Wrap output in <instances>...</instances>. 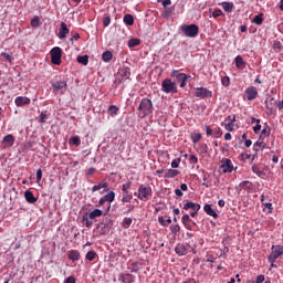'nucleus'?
<instances>
[{
  "label": "nucleus",
  "mask_w": 283,
  "mask_h": 283,
  "mask_svg": "<svg viewBox=\"0 0 283 283\" xmlns=\"http://www.w3.org/2000/svg\"><path fill=\"white\" fill-rule=\"evenodd\" d=\"M170 76L172 78H175V81H172L174 83H176V85H180V87H185V85H187V80L191 78V75H187L185 73H180V71H172Z\"/></svg>",
  "instance_id": "f257e3e1"
},
{
  "label": "nucleus",
  "mask_w": 283,
  "mask_h": 283,
  "mask_svg": "<svg viewBox=\"0 0 283 283\" xmlns=\"http://www.w3.org/2000/svg\"><path fill=\"white\" fill-rule=\"evenodd\" d=\"M161 90L165 92V94H178V85L176 82L169 78L163 81Z\"/></svg>",
  "instance_id": "f03ea898"
},
{
  "label": "nucleus",
  "mask_w": 283,
  "mask_h": 283,
  "mask_svg": "<svg viewBox=\"0 0 283 283\" xmlns=\"http://www.w3.org/2000/svg\"><path fill=\"white\" fill-rule=\"evenodd\" d=\"M180 30L185 34V36H188L189 39L198 36V32L200 31V29L196 24H184L180 27Z\"/></svg>",
  "instance_id": "7ed1b4c3"
},
{
  "label": "nucleus",
  "mask_w": 283,
  "mask_h": 283,
  "mask_svg": "<svg viewBox=\"0 0 283 283\" xmlns=\"http://www.w3.org/2000/svg\"><path fill=\"white\" fill-rule=\"evenodd\" d=\"M154 104L151 103V99L144 98L142 99L138 111L144 114V116H147L148 114H151Z\"/></svg>",
  "instance_id": "20e7f679"
},
{
  "label": "nucleus",
  "mask_w": 283,
  "mask_h": 283,
  "mask_svg": "<svg viewBox=\"0 0 283 283\" xmlns=\"http://www.w3.org/2000/svg\"><path fill=\"white\" fill-rule=\"evenodd\" d=\"M61 56H62L61 48L55 46L51 50V63H53V65H61Z\"/></svg>",
  "instance_id": "39448f33"
},
{
  "label": "nucleus",
  "mask_w": 283,
  "mask_h": 283,
  "mask_svg": "<svg viewBox=\"0 0 283 283\" xmlns=\"http://www.w3.org/2000/svg\"><path fill=\"white\" fill-rule=\"evenodd\" d=\"M282 254H283V247L273 245L272 252L269 255V262H271V264H274L275 260H277V258H280V255H282Z\"/></svg>",
  "instance_id": "423d86ee"
},
{
  "label": "nucleus",
  "mask_w": 283,
  "mask_h": 283,
  "mask_svg": "<svg viewBox=\"0 0 283 283\" xmlns=\"http://www.w3.org/2000/svg\"><path fill=\"white\" fill-rule=\"evenodd\" d=\"M189 251V245H185L184 243H178L176 247H175V252L177 253V255H187Z\"/></svg>",
  "instance_id": "0eeeda50"
},
{
  "label": "nucleus",
  "mask_w": 283,
  "mask_h": 283,
  "mask_svg": "<svg viewBox=\"0 0 283 283\" xmlns=\"http://www.w3.org/2000/svg\"><path fill=\"white\" fill-rule=\"evenodd\" d=\"M195 96H197V98H209L211 96V92L205 87L197 88Z\"/></svg>",
  "instance_id": "6e6552de"
},
{
  "label": "nucleus",
  "mask_w": 283,
  "mask_h": 283,
  "mask_svg": "<svg viewBox=\"0 0 283 283\" xmlns=\"http://www.w3.org/2000/svg\"><path fill=\"white\" fill-rule=\"evenodd\" d=\"M222 174H231L233 171V164L231 159H226L221 165Z\"/></svg>",
  "instance_id": "1a4fd4ad"
},
{
  "label": "nucleus",
  "mask_w": 283,
  "mask_h": 283,
  "mask_svg": "<svg viewBox=\"0 0 283 283\" xmlns=\"http://www.w3.org/2000/svg\"><path fill=\"white\" fill-rule=\"evenodd\" d=\"M245 94L248 96V101H254V98H258V88L254 86L248 87L245 90Z\"/></svg>",
  "instance_id": "9d476101"
},
{
  "label": "nucleus",
  "mask_w": 283,
  "mask_h": 283,
  "mask_svg": "<svg viewBox=\"0 0 283 283\" xmlns=\"http://www.w3.org/2000/svg\"><path fill=\"white\" fill-rule=\"evenodd\" d=\"M235 123V115H230L226 119L224 129L227 132H233V124Z\"/></svg>",
  "instance_id": "9b49d317"
},
{
  "label": "nucleus",
  "mask_w": 283,
  "mask_h": 283,
  "mask_svg": "<svg viewBox=\"0 0 283 283\" xmlns=\"http://www.w3.org/2000/svg\"><path fill=\"white\" fill-rule=\"evenodd\" d=\"M138 192H139L138 193L139 200H145V198H147V196H149V193H151V188L140 186L138 189Z\"/></svg>",
  "instance_id": "f8f14e48"
},
{
  "label": "nucleus",
  "mask_w": 283,
  "mask_h": 283,
  "mask_svg": "<svg viewBox=\"0 0 283 283\" xmlns=\"http://www.w3.org/2000/svg\"><path fill=\"white\" fill-rule=\"evenodd\" d=\"M70 34V29H67V24L65 22H61L60 31H59V39H65Z\"/></svg>",
  "instance_id": "ddd939ff"
},
{
  "label": "nucleus",
  "mask_w": 283,
  "mask_h": 283,
  "mask_svg": "<svg viewBox=\"0 0 283 283\" xmlns=\"http://www.w3.org/2000/svg\"><path fill=\"white\" fill-rule=\"evenodd\" d=\"M185 211H189L191 209L192 211H200V205L195 203L192 201H188L187 203L184 205Z\"/></svg>",
  "instance_id": "4468645a"
},
{
  "label": "nucleus",
  "mask_w": 283,
  "mask_h": 283,
  "mask_svg": "<svg viewBox=\"0 0 283 283\" xmlns=\"http://www.w3.org/2000/svg\"><path fill=\"white\" fill-rule=\"evenodd\" d=\"M17 107H23V105H30V97L18 96L15 98Z\"/></svg>",
  "instance_id": "2eb2a0df"
},
{
  "label": "nucleus",
  "mask_w": 283,
  "mask_h": 283,
  "mask_svg": "<svg viewBox=\"0 0 283 283\" xmlns=\"http://www.w3.org/2000/svg\"><path fill=\"white\" fill-rule=\"evenodd\" d=\"M53 91L59 92V90H65L67 87L66 81H57L52 84Z\"/></svg>",
  "instance_id": "dca6fc26"
},
{
  "label": "nucleus",
  "mask_w": 283,
  "mask_h": 283,
  "mask_svg": "<svg viewBox=\"0 0 283 283\" xmlns=\"http://www.w3.org/2000/svg\"><path fill=\"white\" fill-rule=\"evenodd\" d=\"M101 189H104L103 191H109V187L107 186V182L102 181L98 185H95L92 187V191H101Z\"/></svg>",
  "instance_id": "f3484780"
},
{
  "label": "nucleus",
  "mask_w": 283,
  "mask_h": 283,
  "mask_svg": "<svg viewBox=\"0 0 283 283\" xmlns=\"http://www.w3.org/2000/svg\"><path fill=\"white\" fill-rule=\"evenodd\" d=\"M2 143H4L6 147H12L14 145V135L9 134L3 137Z\"/></svg>",
  "instance_id": "a211bd4d"
},
{
  "label": "nucleus",
  "mask_w": 283,
  "mask_h": 283,
  "mask_svg": "<svg viewBox=\"0 0 283 283\" xmlns=\"http://www.w3.org/2000/svg\"><path fill=\"white\" fill-rule=\"evenodd\" d=\"M203 211L207 213V216H211L212 218H218V212L211 208V205L207 203L203 207Z\"/></svg>",
  "instance_id": "6ab92c4d"
},
{
  "label": "nucleus",
  "mask_w": 283,
  "mask_h": 283,
  "mask_svg": "<svg viewBox=\"0 0 283 283\" xmlns=\"http://www.w3.org/2000/svg\"><path fill=\"white\" fill-rule=\"evenodd\" d=\"M24 198L27 202H29V205H34V202H36V198L34 197V193H32V191L30 190H27L24 192Z\"/></svg>",
  "instance_id": "aec40b11"
},
{
  "label": "nucleus",
  "mask_w": 283,
  "mask_h": 283,
  "mask_svg": "<svg viewBox=\"0 0 283 283\" xmlns=\"http://www.w3.org/2000/svg\"><path fill=\"white\" fill-rule=\"evenodd\" d=\"M103 216V210L95 209L92 212L87 213L90 220H96V218H101Z\"/></svg>",
  "instance_id": "412c9836"
},
{
  "label": "nucleus",
  "mask_w": 283,
  "mask_h": 283,
  "mask_svg": "<svg viewBox=\"0 0 283 283\" xmlns=\"http://www.w3.org/2000/svg\"><path fill=\"white\" fill-rule=\"evenodd\" d=\"M69 260H72L73 262L81 260V253H78L76 250H72L69 252Z\"/></svg>",
  "instance_id": "4be33fe9"
},
{
  "label": "nucleus",
  "mask_w": 283,
  "mask_h": 283,
  "mask_svg": "<svg viewBox=\"0 0 283 283\" xmlns=\"http://www.w3.org/2000/svg\"><path fill=\"white\" fill-rule=\"evenodd\" d=\"M234 61L239 70H244V67H247V63H244V60L242 59L241 55H238Z\"/></svg>",
  "instance_id": "5701e85b"
},
{
  "label": "nucleus",
  "mask_w": 283,
  "mask_h": 283,
  "mask_svg": "<svg viewBox=\"0 0 283 283\" xmlns=\"http://www.w3.org/2000/svg\"><path fill=\"white\" fill-rule=\"evenodd\" d=\"M119 76H122L123 80L127 81L129 76H132V72L129 71V67H124L119 72Z\"/></svg>",
  "instance_id": "b1692460"
},
{
  "label": "nucleus",
  "mask_w": 283,
  "mask_h": 283,
  "mask_svg": "<svg viewBox=\"0 0 283 283\" xmlns=\"http://www.w3.org/2000/svg\"><path fill=\"white\" fill-rule=\"evenodd\" d=\"M102 59L105 63H109V61H112V59H114V54H112L111 51H106L102 54Z\"/></svg>",
  "instance_id": "393cba45"
},
{
  "label": "nucleus",
  "mask_w": 283,
  "mask_h": 283,
  "mask_svg": "<svg viewBox=\"0 0 283 283\" xmlns=\"http://www.w3.org/2000/svg\"><path fill=\"white\" fill-rule=\"evenodd\" d=\"M77 63H81V65H87V63H90V56L88 55H78Z\"/></svg>",
  "instance_id": "a878e982"
},
{
  "label": "nucleus",
  "mask_w": 283,
  "mask_h": 283,
  "mask_svg": "<svg viewBox=\"0 0 283 283\" xmlns=\"http://www.w3.org/2000/svg\"><path fill=\"white\" fill-rule=\"evenodd\" d=\"M70 145H74L75 147H81V137L73 136L69 140Z\"/></svg>",
  "instance_id": "bb28decb"
},
{
  "label": "nucleus",
  "mask_w": 283,
  "mask_h": 283,
  "mask_svg": "<svg viewBox=\"0 0 283 283\" xmlns=\"http://www.w3.org/2000/svg\"><path fill=\"white\" fill-rule=\"evenodd\" d=\"M116 198V192L109 191L107 195L104 196V200L106 202H114V199Z\"/></svg>",
  "instance_id": "cd10ccee"
},
{
  "label": "nucleus",
  "mask_w": 283,
  "mask_h": 283,
  "mask_svg": "<svg viewBox=\"0 0 283 283\" xmlns=\"http://www.w3.org/2000/svg\"><path fill=\"white\" fill-rule=\"evenodd\" d=\"M176 176H178V170L176 169H168L165 172V178H176Z\"/></svg>",
  "instance_id": "c85d7f7f"
},
{
  "label": "nucleus",
  "mask_w": 283,
  "mask_h": 283,
  "mask_svg": "<svg viewBox=\"0 0 283 283\" xmlns=\"http://www.w3.org/2000/svg\"><path fill=\"white\" fill-rule=\"evenodd\" d=\"M134 196H132L129 192H124L122 197V202L125 205L127 202H132Z\"/></svg>",
  "instance_id": "c756f323"
},
{
  "label": "nucleus",
  "mask_w": 283,
  "mask_h": 283,
  "mask_svg": "<svg viewBox=\"0 0 283 283\" xmlns=\"http://www.w3.org/2000/svg\"><path fill=\"white\" fill-rule=\"evenodd\" d=\"M124 23H125L126 25H134V15H132V14H126V15L124 17Z\"/></svg>",
  "instance_id": "7c9ffc66"
},
{
  "label": "nucleus",
  "mask_w": 283,
  "mask_h": 283,
  "mask_svg": "<svg viewBox=\"0 0 283 283\" xmlns=\"http://www.w3.org/2000/svg\"><path fill=\"white\" fill-rule=\"evenodd\" d=\"M108 114H109V116H117L118 115V106L111 105L108 107Z\"/></svg>",
  "instance_id": "2f4dec72"
},
{
  "label": "nucleus",
  "mask_w": 283,
  "mask_h": 283,
  "mask_svg": "<svg viewBox=\"0 0 283 283\" xmlns=\"http://www.w3.org/2000/svg\"><path fill=\"white\" fill-rule=\"evenodd\" d=\"M222 8L224 12H233V3L222 2Z\"/></svg>",
  "instance_id": "473e14b6"
},
{
  "label": "nucleus",
  "mask_w": 283,
  "mask_h": 283,
  "mask_svg": "<svg viewBox=\"0 0 283 283\" xmlns=\"http://www.w3.org/2000/svg\"><path fill=\"white\" fill-rule=\"evenodd\" d=\"M82 222H84L85 227H87V229H90V227H92V224H94V222L90 221V217L87 216V213H85L82 218Z\"/></svg>",
  "instance_id": "72a5a7b5"
},
{
  "label": "nucleus",
  "mask_w": 283,
  "mask_h": 283,
  "mask_svg": "<svg viewBox=\"0 0 283 283\" xmlns=\"http://www.w3.org/2000/svg\"><path fill=\"white\" fill-rule=\"evenodd\" d=\"M252 171H253V174H256V176H259V178H262V177H264V171H262L261 169H260V167H258V166H252Z\"/></svg>",
  "instance_id": "f704fd0d"
},
{
  "label": "nucleus",
  "mask_w": 283,
  "mask_h": 283,
  "mask_svg": "<svg viewBox=\"0 0 283 283\" xmlns=\"http://www.w3.org/2000/svg\"><path fill=\"white\" fill-rule=\"evenodd\" d=\"M158 222L161 223L163 227H168V224H171V218H168L167 220H165V218L159 217Z\"/></svg>",
  "instance_id": "c9c22d12"
},
{
  "label": "nucleus",
  "mask_w": 283,
  "mask_h": 283,
  "mask_svg": "<svg viewBox=\"0 0 283 283\" xmlns=\"http://www.w3.org/2000/svg\"><path fill=\"white\" fill-rule=\"evenodd\" d=\"M137 45H140V41L138 39H132L128 41V48H137Z\"/></svg>",
  "instance_id": "e433bc0d"
},
{
  "label": "nucleus",
  "mask_w": 283,
  "mask_h": 283,
  "mask_svg": "<svg viewBox=\"0 0 283 283\" xmlns=\"http://www.w3.org/2000/svg\"><path fill=\"white\" fill-rule=\"evenodd\" d=\"M263 19H262V14H258L253 18V23H255L256 25H262L263 23Z\"/></svg>",
  "instance_id": "4c0bfd02"
},
{
  "label": "nucleus",
  "mask_w": 283,
  "mask_h": 283,
  "mask_svg": "<svg viewBox=\"0 0 283 283\" xmlns=\"http://www.w3.org/2000/svg\"><path fill=\"white\" fill-rule=\"evenodd\" d=\"M96 258V252L94 251H88L86 253V260H88L90 262L94 261V259Z\"/></svg>",
  "instance_id": "58836bf2"
},
{
  "label": "nucleus",
  "mask_w": 283,
  "mask_h": 283,
  "mask_svg": "<svg viewBox=\"0 0 283 283\" xmlns=\"http://www.w3.org/2000/svg\"><path fill=\"white\" fill-rule=\"evenodd\" d=\"M221 83H222L223 87H229V85L231 83V78H229V76H224L221 78Z\"/></svg>",
  "instance_id": "ea45409f"
},
{
  "label": "nucleus",
  "mask_w": 283,
  "mask_h": 283,
  "mask_svg": "<svg viewBox=\"0 0 283 283\" xmlns=\"http://www.w3.org/2000/svg\"><path fill=\"white\" fill-rule=\"evenodd\" d=\"M273 50H276L277 52H282V42L275 41L273 43Z\"/></svg>",
  "instance_id": "a19ab883"
},
{
  "label": "nucleus",
  "mask_w": 283,
  "mask_h": 283,
  "mask_svg": "<svg viewBox=\"0 0 283 283\" xmlns=\"http://www.w3.org/2000/svg\"><path fill=\"white\" fill-rule=\"evenodd\" d=\"M264 147H266V144L263 143V142H261V143L256 142V143L254 144V149H255V151H258V149H264Z\"/></svg>",
  "instance_id": "79ce46f5"
},
{
  "label": "nucleus",
  "mask_w": 283,
  "mask_h": 283,
  "mask_svg": "<svg viewBox=\"0 0 283 283\" xmlns=\"http://www.w3.org/2000/svg\"><path fill=\"white\" fill-rule=\"evenodd\" d=\"M191 138L193 143H199L200 138H202V135L199 133H196L191 135Z\"/></svg>",
  "instance_id": "37998d69"
},
{
  "label": "nucleus",
  "mask_w": 283,
  "mask_h": 283,
  "mask_svg": "<svg viewBox=\"0 0 283 283\" xmlns=\"http://www.w3.org/2000/svg\"><path fill=\"white\" fill-rule=\"evenodd\" d=\"M212 135L214 138H220V136H222V130L220 128H217L212 130Z\"/></svg>",
  "instance_id": "c03bdc74"
},
{
  "label": "nucleus",
  "mask_w": 283,
  "mask_h": 283,
  "mask_svg": "<svg viewBox=\"0 0 283 283\" xmlns=\"http://www.w3.org/2000/svg\"><path fill=\"white\" fill-rule=\"evenodd\" d=\"M182 224H185V227H187L188 222H191V218L189 217V214H185L181 219Z\"/></svg>",
  "instance_id": "a18cd8bd"
},
{
  "label": "nucleus",
  "mask_w": 283,
  "mask_h": 283,
  "mask_svg": "<svg viewBox=\"0 0 283 283\" xmlns=\"http://www.w3.org/2000/svg\"><path fill=\"white\" fill-rule=\"evenodd\" d=\"M109 23H112V18H109V15L105 17L103 19V25L104 28H107V25H109Z\"/></svg>",
  "instance_id": "49530a36"
},
{
  "label": "nucleus",
  "mask_w": 283,
  "mask_h": 283,
  "mask_svg": "<svg viewBox=\"0 0 283 283\" xmlns=\"http://www.w3.org/2000/svg\"><path fill=\"white\" fill-rule=\"evenodd\" d=\"M171 167L172 169H178V167H180V159H174L171 161Z\"/></svg>",
  "instance_id": "de8ad7c7"
},
{
  "label": "nucleus",
  "mask_w": 283,
  "mask_h": 283,
  "mask_svg": "<svg viewBox=\"0 0 283 283\" xmlns=\"http://www.w3.org/2000/svg\"><path fill=\"white\" fill-rule=\"evenodd\" d=\"M123 282H125V283H132V282H134V280L132 279V274H126V275H124Z\"/></svg>",
  "instance_id": "09e8293b"
},
{
  "label": "nucleus",
  "mask_w": 283,
  "mask_h": 283,
  "mask_svg": "<svg viewBox=\"0 0 283 283\" xmlns=\"http://www.w3.org/2000/svg\"><path fill=\"white\" fill-rule=\"evenodd\" d=\"M32 28H39V17H35L31 20Z\"/></svg>",
  "instance_id": "8fccbe9b"
},
{
  "label": "nucleus",
  "mask_w": 283,
  "mask_h": 283,
  "mask_svg": "<svg viewBox=\"0 0 283 283\" xmlns=\"http://www.w3.org/2000/svg\"><path fill=\"white\" fill-rule=\"evenodd\" d=\"M123 224L125 229L129 228L132 226V218H125Z\"/></svg>",
  "instance_id": "3c124183"
},
{
  "label": "nucleus",
  "mask_w": 283,
  "mask_h": 283,
  "mask_svg": "<svg viewBox=\"0 0 283 283\" xmlns=\"http://www.w3.org/2000/svg\"><path fill=\"white\" fill-rule=\"evenodd\" d=\"M212 17H213L214 19H218V17H222V10H220V9L214 10V11L212 12Z\"/></svg>",
  "instance_id": "603ef678"
},
{
  "label": "nucleus",
  "mask_w": 283,
  "mask_h": 283,
  "mask_svg": "<svg viewBox=\"0 0 283 283\" xmlns=\"http://www.w3.org/2000/svg\"><path fill=\"white\" fill-rule=\"evenodd\" d=\"M1 56H3V59H6V61H9V63L12 61V55H10V53L2 52Z\"/></svg>",
  "instance_id": "864d4df0"
},
{
  "label": "nucleus",
  "mask_w": 283,
  "mask_h": 283,
  "mask_svg": "<svg viewBox=\"0 0 283 283\" xmlns=\"http://www.w3.org/2000/svg\"><path fill=\"white\" fill-rule=\"evenodd\" d=\"M129 187H132V181H128L126 184L123 185L122 191H124V193H128L127 189H129Z\"/></svg>",
  "instance_id": "5fc2aeb1"
},
{
  "label": "nucleus",
  "mask_w": 283,
  "mask_h": 283,
  "mask_svg": "<svg viewBox=\"0 0 283 283\" xmlns=\"http://www.w3.org/2000/svg\"><path fill=\"white\" fill-rule=\"evenodd\" d=\"M269 105H270V107H276V105H277V101L275 99V98H270V101H269V103H268Z\"/></svg>",
  "instance_id": "6e6d98bb"
},
{
  "label": "nucleus",
  "mask_w": 283,
  "mask_h": 283,
  "mask_svg": "<svg viewBox=\"0 0 283 283\" xmlns=\"http://www.w3.org/2000/svg\"><path fill=\"white\" fill-rule=\"evenodd\" d=\"M41 178H43V170L38 169L36 170V180H38V182L41 181Z\"/></svg>",
  "instance_id": "4d7b16f0"
},
{
  "label": "nucleus",
  "mask_w": 283,
  "mask_h": 283,
  "mask_svg": "<svg viewBox=\"0 0 283 283\" xmlns=\"http://www.w3.org/2000/svg\"><path fill=\"white\" fill-rule=\"evenodd\" d=\"M231 243V237H227L222 240V244L223 247H227V244H230Z\"/></svg>",
  "instance_id": "13d9d810"
},
{
  "label": "nucleus",
  "mask_w": 283,
  "mask_h": 283,
  "mask_svg": "<svg viewBox=\"0 0 283 283\" xmlns=\"http://www.w3.org/2000/svg\"><path fill=\"white\" fill-rule=\"evenodd\" d=\"M264 282V275L260 274L256 276L255 283H263Z\"/></svg>",
  "instance_id": "bf43d9fd"
},
{
  "label": "nucleus",
  "mask_w": 283,
  "mask_h": 283,
  "mask_svg": "<svg viewBox=\"0 0 283 283\" xmlns=\"http://www.w3.org/2000/svg\"><path fill=\"white\" fill-rule=\"evenodd\" d=\"M262 134L266 137L271 136V129L270 128H264L262 129Z\"/></svg>",
  "instance_id": "052dcab7"
},
{
  "label": "nucleus",
  "mask_w": 283,
  "mask_h": 283,
  "mask_svg": "<svg viewBox=\"0 0 283 283\" xmlns=\"http://www.w3.org/2000/svg\"><path fill=\"white\" fill-rule=\"evenodd\" d=\"M65 283H76V279L74 276H69L66 280H65Z\"/></svg>",
  "instance_id": "680f3d73"
},
{
  "label": "nucleus",
  "mask_w": 283,
  "mask_h": 283,
  "mask_svg": "<svg viewBox=\"0 0 283 283\" xmlns=\"http://www.w3.org/2000/svg\"><path fill=\"white\" fill-rule=\"evenodd\" d=\"M261 129H262V125H260V124H256V125L253 127L254 134H258V132H260Z\"/></svg>",
  "instance_id": "e2e57ef3"
},
{
  "label": "nucleus",
  "mask_w": 283,
  "mask_h": 283,
  "mask_svg": "<svg viewBox=\"0 0 283 283\" xmlns=\"http://www.w3.org/2000/svg\"><path fill=\"white\" fill-rule=\"evenodd\" d=\"M171 231H174V233H178V231H180V226L178 224L172 226Z\"/></svg>",
  "instance_id": "0e129e2a"
},
{
  "label": "nucleus",
  "mask_w": 283,
  "mask_h": 283,
  "mask_svg": "<svg viewBox=\"0 0 283 283\" xmlns=\"http://www.w3.org/2000/svg\"><path fill=\"white\" fill-rule=\"evenodd\" d=\"M240 187H247V189H249V187H251V182L250 181H243L240 184Z\"/></svg>",
  "instance_id": "69168bd1"
},
{
  "label": "nucleus",
  "mask_w": 283,
  "mask_h": 283,
  "mask_svg": "<svg viewBox=\"0 0 283 283\" xmlns=\"http://www.w3.org/2000/svg\"><path fill=\"white\" fill-rule=\"evenodd\" d=\"M265 107L269 111V114H273V112H274L273 106L269 105V102H266Z\"/></svg>",
  "instance_id": "338daca9"
},
{
  "label": "nucleus",
  "mask_w": 283,
  "mask_h": 283,
  "mask_svg": "<svg viewBox=\"0 0 283 283\" xmlns=\"http://www.w3.org/2000/svg\"><path fill=\"white\" fill-rule=\"evenodd\" d=\"M206 134L207 136H211V134H213V129H211L209 126H206Z\"/></svg>",
  "instance_id": "774afa93"
}]
</instances>
